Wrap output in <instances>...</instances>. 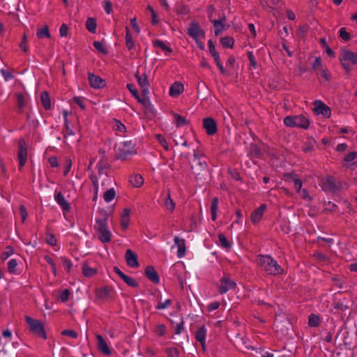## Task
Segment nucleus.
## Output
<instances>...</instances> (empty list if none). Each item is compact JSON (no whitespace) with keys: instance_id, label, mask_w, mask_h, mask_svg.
I'll return each mask as SVG.
<instances>
[{"instance_id":"nucleus-9","label":"nucleus","mask_w":357,"mask_h":357,"mask_svg":"<svg viewBox=\"0 0 357 357\" xmlns=\"http://www.w3.org/2000/svg\"><path fill=\"white\" fill-rule=\"evenodd\" d=\"M187 33L193 40L204 38L205 36V31L202 29L199 22L195 20L190 22Z\"/></svg>"},{"instance_id":"nucleus-23","label":"nucleus","mask_w":357,"mask_h":357,"mask_svg":"<svg viewBox=\"0 0 357 357\" xmlns=\"http://www.w3.org/2000/svg\"><path fill=\"white\" fill-rule=\"evenodd\" d=\"M249 155L251 158H261L264 153L261 148L256 144L252 143L249 148Z\"/></svg>"},{"instance_id":"nucleus-16","label":"nucleus","mask_w":357,"mask_h":357,"mask_svg":"<svg viewBox=\"0 0 357 357\" xmlns=\"http://www.w3.org/2000/svg\"><path fill=\"white\" fill-rule=\"evenodd\" d=\"M314 112L317 114H322L324 117H329L331 110L329 107L322 102L321 100H316L314 102Z\"/></svg>"},{"instance_id":"nucleus-46","label":"nucleus","mask_w":357,"mask_h":357,"mask_svg":"<svg viewBox=\"0 0 357 357\" xmlns=\"http://www.w3.org/2000/svg\"><path fill=\"white\" fill-rule=\"evenodd\" d=\"M14 253V249L13 247L8 245L6 247V251L3 252L1 254V259L3 261L7 259L10 255H12Z\"/></svg>"},{"instance_id":"nucleus-57","label":"nucleus","mask_w":357,"mask_h":357,"mask_svg":"<svg viewBox=\"0 0 357 357\" xmlns=\"http://www.w3.org/2000/svg\"><path fill=\"white\" fill-rule=\"evenodd\" d=\"M104 3V9L107 14H110L112 11V3L109 0H105Z\"/></svg>"},{"instance_id":"nucleus-33","label":"nucleus","mask_w":357,"mask_h":357,"mask_svg":"<svg viewBox=\"0 0 357 357\" xmlns=\"http://www.w3.org/2000/svg\"><path fill=\"white\" fill-rule=\"evenodd\" d=\"M153 45L155 47L160 48L162 50L169 53H171L173 51L170 47H168L162 40H154L153 41Z\"/></svg>"},{"instance_id":"nucleus-28","label":"nucleus","mask_w":357,"mask_h":357,"mask_svg":"<svg viewBox=\"0 0 357 357\" xmlns=\"http://www.w3.org/2000/svg\"><path fill=\"white\" fill-rule=\"evenodd\" d=\"M207 330L204 325L199 327L195 333V339L197 342H204L206 340Z\"/></svg>"},{"instance_id":"nucleus-52","label":"nucleus","mask_w":357,"mask_h":357,"mask_svg":"<svg viewBox=\"0 0 357 357\" xmlns=\"http://www.w3.org/2000/svg\"><path fill=\"white\" fill-rule=\"evenodd\" d=\"M17 266L16 259H12L8 263V271L9 273H13L15 272V268Z\"/></svg>"},{"instance_id":"nucleus-44","label":"nucleus","mask_w":357,"mask_h":357,"mask_svg":"<svg viewBox=\"0 0 357 357\" xmlns=\"http://www.w3.org/2000/svg\"><path fill=\"white\" fill-rule=\"evenodd\" d=\"M167 328L164 324H158L155 326L154 332L160 337L164 336L166 333Z\"/></svg>"},{"instance_id":"nucleus-15","label":"nucleus","mask_w":357,"mask_h":357,"mask_svg":"<svg viewBox=\"0 0 357 357\" xmlns=\"http://www.w3.org/2000/svg\"><path fill=\"white\" fill-rule=\"evenodd\" d=\"M125 258L128 266L132 268H137L139 266L137 255L130 249H128L126 251Z\"/></svg>"},{"instance_id":"nucleus-54","label":"nucleus","mask_w":357,"mask_h":357,"mask_svg":"<svg viewBox=\"0 0 357 357\" xmlns=\"http://www.w3.org/2000/svg\"><path fill=\"white\" fill-rule=\"evenodd\" d=\"M26 43H27L26 35V33H24V35L22 36V41H21V43L20 44V47L24 52H28V46H27Z\"/></svg>"},{"instance_id":"nucleus-49","label":"nucleus","mask_w":357,"mask_h":357,"mask_svg":"<svg viewBox=\"0 0 357 357\" xmlns=\"http://www.w3.org/2000/svg\"><path fill=\"white\" fill-rule=\"evenodd\" d=\"M155 137L156 139H158V141L159 142L160 144L165 149V150H168L169 147H168V144L165 139V138L160 134H157L155 135Z\"/></svg>"},{"instance_id":"nucleus-53","label":"nucleus","mask_w":357,"mask_h":357,"mask_svg":"<svg viewBox=\"0 0 357 357\" xmlns=\"http://www.w3.org/2000/svg\"><path fill=\"white\" fill-rule=\"evenodd\" d=\"M147 8L149 10H150V12L151 13V17H152L151 23L153 25L157 24L158 23V20L157 19L158 15H157L156 13L155 12L154 9L151 6H148Z\"/></svg>"},{"instance_id":"nucleus-24","label":"nucleus","mask_w":357,"mask_h":357,"mask_svg":"<svg viewBox=\"0 0 357 357\" xmlns=\"http://www.w3.org/2000/svg\"><path fill=\"white\" fill-rule=\"evenodd\" d=\"M183 85L180 82L174 83L169 89V95L172 97L179 96L183 91Z\"/></svg>"},{"instance_id":"nucleus-51","label":"nucleus","mask_w":357,"mask_h":357,"mask_svg":"<svg viewBox=\"0 0 357 357\" xmlns=\"http://www.w3.org/2000/svg\"><path fill=\"white\" fill-rule=\"evenodd\" d=\"M247 54L250 62V65L255 69L257 66V62L252 52L249 51L248 52Z\"/></svg>"},{"instance_id":"nucleus-32","label":"nucleus","mask_w":357,"mask_h":357,"mask_svg":"<svg viewBox=\"0 0 357 357\" xmlns=\"http://www.w3.org/2000/svg\"><path fill=\"white\" fill-rule=\"evenodd\" d=\"M234 39L231 36H225L220 38L221 45L225 48H233Z\"/></svg>"},{"instance_id":"nucleus-20","label":"nucleus","mask_w":357,"mask_h":357,"mask_svg":"<svg viewBox=\"0 0 357 357\" xmlns=\"http://www.w3.org/2000/svg\"><path fill=\"white\" fill-rule=\"evenodd\" d=\"M174 245L178 248L177 256L178 258H181L185 255V241L183 238H180L176 236L174 238Z\"/></svg>"},{"instance_id":"nucleus-60","label":"nucleus","mask_w":357,"mask_h":357,"mask_svg":"<svg viewBox=\"0 0 357 357\" xmlns=\"http://www.w3.org/2000/svg\"><path fill=\"white\" fill-rule=\"evenodd\" d=\"M127 285L131 287H138L139 283L132 278L128 277V279L125 282Z\"/></svg>"},{"instance_id":"nucleus-2","label":"nucleus","mask_w":357,"mask_h":357,"mask_svg":"<svg viewBox=\"0 0 357 357\" xmlns=\"http://www.w3.org/2000/svg\"><path fill=\"white\" fill-rule=\"evenodd\" d=\"M256 262L262 271L268 275H280L283 273L281 266L271 255H258Z\"/></svg>"},{"instance_id":"nucleus-55","label":"nucleus","mask_w":357,"mask_h":357,"mask_svg":"<svg viewBox=\"0 0 357 357\" xmlns=\"http://www.w3.org/2000/svg\"><path fill=\"white\" fill-rule=\"evenodd\" d=\"M357 158V152L352 151L347 154L344 157V160L347 162H352Z\"/></svg>"},{"instance_id":"nucleus-10","label":"nucleus","mask_w":357,"mask_h":357,"mask_svg":"<svg viewBox=\"0 0 357 357\" xmlns=\"http://www.w3.org/2000/svg\"><path fill=\"white\" fill-rule=\"evenodd\" d=\"M236 287V283L231 280L228 275H225L220 280V284L218 286V292L220 294L227 293L229 290L234 289Z\"/></svg>"},{"instance_id":"nucleus-59","label":"nucleus","mask_w":357,"mask_h":357,"mask_svg":"<svg viewBox=\"0 0 357 357\" xmlns=\"http://www.w3.org/2000/svg\"><path fill=\"white\" fill-rule=\"evenodd\" d=\"M1 73L2 74L6 81H8L9 79H12L14 78V75L10 72L6 70L5 69H1Z\"/></svg>"},{"instance_id":"nucleus-34","label":"nucleus","mask_w":357,"mask_h":357,"mask_svg":"<svg viewBox=\"0 0 357 357\" xmlns=\"http://www.w3.org/2000/svg\"><path fill=\"white\" fill-rule=\"evenodd\" d=\"M135 77L137 78L138 84L140 87L149 86V83L146 73H144L142 75H139V73L137 72L135 73Z\"/></svg>"},{"instance_id":"nucleus-39","label":"nucleus","mask_w":357,"mask_h":357,"mask_svg":"<svg viewBox=\"0 0 357 357\" xmlns=\"http://www.w3.org/2000/svg\"><path fill=\"white\" fill-rule=\"evenodd\" d=\"M126 87L130 91V92L132 93V95L134 96V98L135 99H137V102H139V100H142V97H140L139 92H138L137 89L135 87L134 84H128Z\"/></svg>"},{"instance_id":"nucleus-64","label":"nucleus","mask_w":357,"mask_h":357,"mask_svg":"<svg viewBox=\"0 0 357 357\" xmlns=\"http://www.w3.org/2000/svg\"><path fill=\"white\" fill-rule=\"evenodd\" d=\"M294 186L297 192H300V190L302 188L301 181L299 178H294Z\"/></svg>"},{"instance_id":"nucleus-37","label":"nucleus","mask_w":357,"mask_h":357,"mask_svg":"<svg viewBox=\"0 0 357 357\" xmlns=\"http://www.w3.org/2000/svg\"><path fill=\"white\" fill-rule=\"evenodd\" d=\"M116 196V191L115 190L112 188H110L109 190H107L103 195V198H104V200L106 202H110L112 199H114Z\"/></svg>"},{"instance_id":"nucleus-41","label":"nucleus","mask_w":357,"mask_h":357,"mask_svg":"<svg viewBox=\"0 0 357 357\" xmlns=\"http://www.w3.org/2000/svg\"><path fill=\"white\" fill-rule=\"evenodd\" d=\"M82 273L85 277H92L96 274L97 271L96 268L84 265L82 267Z\"/></svg>"},{"instance_id":"nucleus-19","label":"nucleus","mask_w":357,"mask_h":357,"mask_svg":"<svg viewBox=\"0 0 357 357\" xmlns=\"http://www.w3.org/2000/svg\"><path fill=\"white\" fill-rule=\"evenodd\" d=\"M97 347L98 350L105 355H110L111 351L103 337L99 334L96 335Z\"/></svg>"},{"instance_id":"nucleus-31","label":"nucleus","mask_w":357,"mask_h":357,"mask_svg":"<svg viewBox=\"0 0 357 357\" xmlns=\"http://www.w3.org/2000/svg\"><path fill=\"white\" fill-rule=\"evenodd\" d=\"M96 27H97L96 20L93 17H89L86 22V29L89 32L94 33L96 31Z\"/></svg>"},{"instance_id":"nucleus-30","label":"nucleus","mask_w":357,"mask_h":357,"mask_svg":"<svg viewBox=\"0 0 357 357\" xmlns=\"http://www.w3.org/2000/svg\"><path fill=\"white\" fill-rule=\"evenodd\" d=\"M40 100L44 108L46 110H49L51 109V102L50 98L48 93L47 91H43L40 94Z\"/></svg>"},{"instance_id":"nucleus-3","label":"nucleus","mask_w":357,"mask_h":357,"mask_svg":"<svg viewBox=\"0 0 357 357\" xmlns=\"http://www.w3.org/2000/svg\"><path fill=\"white\" fill-rule=\"evenodd\" d=\"M339 61L345 73L349 75L351 70L352 66L357 65V54L342 48L340 50Z\"/></svg>"},{"instance_id":"nucleus-36","label":"nucleus","mask_w":357,"mask_h":357,"mask_svg":"<svg viewBox=\"0 0 357 357\" xmlns=\"http://www.w3.org/2000/svg\"><path fill=\"white\" fill-rule=\"evenodd\" d=\"M218 239L220 241V245L227 250H229L231 248V244L223 234H219Z\"/></svg>"},{"instance_id":"nucleus-45","label":"nucleus","mask_w":357,"mask_h":357,"mask_svg":"<svg viewBox=\"0 0 357 357\" xmlns=\"http://www.w3.org/2000/svg\"><path fill=\"white\" fill-rule=\"evenodd\" d=\"M93 47L100 52L106 54L107 53V49L104 47L102 42L94 41L93 43Z\"/></svg>"},{"instance_id":"nucleus-27","label":"nucleus","mask_w":357,"mask_h":357,"mask_svg":"<svg viewBox=\"0 0 357 357\" xmlns=\"http://www.w3.org/2000/svg\"><path fill=\"white\" fill-rule=\"evenodd\" d=\"M126 45L128 50L131 51L135 46V41L132 39L130 29L128 26L126 27Z\"/></svg>"},{"instance_id":"nucleus-6","label":"nucleus","mask_w":357,"mask_h":357,"mask_svg":"<svg viewBox=\"0 0 357 357\" xmlns=\"http://www.w3.org/2000/svg\"><path fill=\"white\" fill-rule=\"evenodd\" d=\"M26 323L28 324L30 331L38 335L40 337L47 339L45 331L41 321L34 319L29 316L25 317Z\"/></svg>"},{"instance_id":"nucleus-48","label":"nucleus","mask_w":357,"mask_h":357,"mask_svg":"<svg viewBox=\"0 0 357 357\" xmlns=\"http://www.w3.org/2000/svg\"><path fill=\"white\" fill-rule=\"evenodd\" d=\"M340 37L345 41H349L351 39V35L347 31L345 27H342L340 29Z\"/></svg>"},{"instance_id":"nucleus-29","label":"nucleus","mask_w":357,"mask_h":357,"mask_svg":"<svg viewBox=\"0 0 357 357\" xmlns=\"http://www.w3.org/2000/svg\"><path fill=\"white\" fill-rule=\"evenodd\" d=\"M219 200L218 197H213L211 204V219L215 221L217 218Z\"/></svg>"},{"instance_id":"nucleus-5","label":"nucleus","mask_w":357,"mask_h":357,"mask_svg":"<svg viewBox=\"0 0 357 357\" xmlns=\"http://www.w3.org/2000/svg\"><path fill=\"white\" fill-rule=\"evenodd\" d=\"M284 123L290 128L298 127L307 129L310 125V120L303 115L287 116L284 119Z\"/></svg>"},{"instance_id":"nucleus-35","label":"nucleus","mask_w":357,"mask_h":357,"mask_svg":"<svg viewBox=\"0 0 357 357\" xmlns=\"http://www.w3.org/2000/svg\"><path fill=\"white\" fill-rule=\"evenodd\" d=\"M320 318L319 315L311 314L308 317V325L310 327H317L320 325Z\"/></svg>"},{"instance_id":"nucleus-26","label":"nucleus","mask_w":357,"mask_h":357,"mask_svg":"<svg viewBox=\"0 0 357 357\" xmlns=\"http://www.w3.org/2000/svg\"><path fill=\"white\" fill-rule=\"evenodd\" d=\"M172 115L174 116V123L176 128L183 127L188 123V121L186 120L185 117L182 116L175 112H172Z\"/></svg>"},{"instance_id":"nucleus-21","label":"nucleus","mask_w":357,"mask_h":357,"mask_svg":"<svg viewBox=\"0 0 357 357\" xmlns=\"http://www.w3.org/2000/svg\"><path fill=\"white\" fill-rule=\"evenodd\" d=\"M54 199L56 202L61 206L63 211L64 218H66V214L67 211V202L66 201L64 196L61 192L56 190L54 193Z\"/></svg>"},{"instance_id":"nucleus-62","label":"nucleus","mask_w":357,"mask_h":357,"mask_svg":"<svg viewBox=\"0 0 357 357\" xmlns=\"http://www.w3.org/2000/svg\"><path fill=\"white\" fill-rule=\"evenodd\" d=\"M20 211L22 216V222H24L27 217V211L26 207L24 205H20Z\"/></svg>"},{"instance_id":"nucleus-25","label":"nucleus","mask_w":357,"mask_h":357,"mask_svg":"<svg viewBox=\"0 0 357 357\" xmlns=\"http://www.w3.org/2000/svg\"><path fill=\"white\" fill-rule=\"evenodd\" d=\"M129 181L135 188H139L144 183V178L140 174H132Z\"/></svg>"},{"instance_id":"nucleus-14","label":"nucleus","mask_w":357,"mask_h":357,"mask_svg":"<svg viewBox=\"0 0 357 357\" xmlns=\"http://www.w3.org/2000/svg\"><path fill=\"white\" fill-rule=\"evenodd\" d=\"M350 308L349 302L347 301L345 298L342 300H339L335 301L333 304V309L337 310L340 312V317L342 320L344 321V318L346 316V313L344 311L349 310Z\"/></svg>"},{"instance_id":"nucleus-40","label":"nucleus","mask_w":357,"mask_h":357,"mask_svg":"<svg viewBox=\"0 0 357 357\" xmlns=\"http://www.w3.org/2000/svg\"><path fill=\"white\" fill-rule=\"evenodd\" d=\"M165 206L170 212H173L175 208V203L171 198L169 192H168L167 197L165 199Z\"/></svg>"},{"instance_id":"nucleus-22","label":"nucleus","mask_w":357,"mask_h":357,"mask_svg":"<svg viewBox=\"0 0 357 357\" xmlns=\"http://www.w3.org/2000/svg\"><path fill=\"white\" fill-rule=\"evenodd\" d=\"M210 22L213 24L214 33L216 36L229 27V24L221 23L220 21H216V20H210Z\"/></svg>"},{"instance_id":"nucleus-50","label":"nucleus","mask_w":357,"mask_h":357,"mask_svg":"<svg viewBox=\"0 0 357 357\" xmlns=\"http://www.w3.org/2000/svg\"><path fill=\"white\" fill-rule=\"evenodd\" d=\"M172 303V301L171 299H167L164 302H159L156 305L155 308L157 310H163L167 308Z\"/></svg>"},{"instance_id":"nucleus-47","label":"nucleus","mask_w":357,"mask_h":357,"mask_svg":"<svg viewBox=\"0 0 357 357\" xmlns=\"http://www.w3.org/2000/svg\"><path fill=\"white\" fill-rule=\"evenodd\" d=\"M111 289L107 286L101 288L99 290L98 296L100 298H105L109 296Z\"/></svg>"},{"instance_id":"nucleus-17","label":"nucleus","mask_w":357,"mask_h":357,"mask_svg":"<svg viewBox=\"0 0 357 357\" xmlns=\"http://www.w3.org/2000/svg\"><path fill=\"white\" fill-rule=\"evenodd\" d=\"M144 275L153 284L160 283V277L153 266H147L144 270Z\"/></svg>"},{"instance_id":"nucleus-58","label":"nucleus","mask_w":357,"mask_h":357,"mask_svg":"<svg viewBox=\"0 0 357 357\" xmlns=\"http://www.w3.org/2000/svg\"><path fill=\"white\" fill-rule=\"evenodd\" d=\"M46 242L51 245H56V239L54 235L52 234H47L46 236Z\"/></svg>"},{"instance_id":"nucleus-43","label":"nucleus","mask_w":357,"mask_h":357,"mask_svg":"<svg viewBox=\"0 0 357 357\" xmlns=\"http://www.w3.org/2000/svg\"><path fill=\"white\" fill-rule=\"evenodd\" d=\"M165 352L168 357H180L179 351L176 347L166 348Z\"/></svg>"},{"instance_id":"nucleus-13","label":"nucleus","mask_w":357,"mask_h":357,"mask_svg":"<svg viewBox=\"0 0 357 357\" xmlns=\"http://www.w3.org/2000/svg\"><path fill=\"white\" fill-rule=\"evenodd\" d=\"M88 79L90 86L93 89H103L105 86H106L105 80L92 73H89Z\"/></svg>"},{"instance_id":"nucleus-56","label":"nucleus","mask_w":357,"mask_h":357,"mask_svg":"<svg viewBox=\"0 0 357 357\" xmlns=\"http://www.w3.org/2000/svg\"><path fill=\"white\" fill-rule=\"evenodd\" d=\"M184 330V321L182 318L180 323L177 324L175 327V335H179Z\"/></svg>"},{"instance_id":"nucleus-7","label":"nucleus","mask_w":357,"mask_h":357,"mask_svg":"<svg viewBox=\"0 0 357 357\" xmlns=\"http://www.w3.org/2000/svg\"><path fill=\"white\" fill-rule=\"evenodd\" d=\"M17 158L19 160V170L25 165L27 160L28 146L24 139L21 138L18 142Z\"/></svg>"},{"instance_id":"nucleus-12","label":"nucleus","mask_w":357,"mask_h":357,"mask_svg":"<svg viewBox=\"0 0 357 357\" xmlns=\"http://www.w3.org/2000/svg\"><path fill=\"white\" fill-rule=\"evenodd\" d=\"M139 102L143 105L144 113L148 118L153 119L155 116L156 112L149 97H142Z\"/></svg>"},{"instance_id":"nucleus-11","label":"nucleus","mask_w":357,"mask_h":357,"mask_svg":"<svg viewBox=\"0 0 357 357\" xmlns=\"http://www.w3.org/2000/svg\"><path fill=\"white\" fill-rule=\"evenodd\" d=\"M203 128L208 135H214L218 132V125L212 117H206L203 119Z\"/></svg>"},{"instance_id":"nucleus-8","label":"nucleus","mask_w":357,"mask_h":357,"mask_svg":"<svg viewBox=\"0 0 357 357\" xmlns=\"http://www.w3.org/2000/svg\"><path fill=\"white\" fill-rule=\"evenodd\" d=\"M322 188L325 191H329L335 194L342 188V182L337 183L334 176H328L323 182Z\"/></svg>"},{"instance_id":"nucleus-63","label":"nucleus","mask_w":357,"mask_h":357,"mask_svg":"<svg viewBox=\"0 0 357 357\" xmlns=\"http://www.w3.org/2000/svg\"><path fill=\"white\" fill-rule=\"evenodd\" d=\"M73 100L82 109H85V105L84 103V100L81 97H74Z\"/></svg>"},{"instance_id":"nucleus-61","label":"nucleus","mask_w":357,"mask_h":357,"mask_svg":"<svg viewBox=\"0 0 357 357\" xmlns=\"http://www.w3.org/2000/svg\"><path fill=\"white\" fill-rule=\"evenodd\" d=\"M17 105L20 108H22L25 105L24 97L22 93L17 95Z\"/></svg>"},{"instance_id":"nucleus-42","label":"nucleus","mask_w":357,"mask_h":357,"mask_svg":"<svg viewBox=\"0 0 357 357\" xmlns=\"http://www.w3.org/2000/svg\"><path fill=\"white\" fill-rule=\"evenodd\" d=\"M132 153V152L131 151L120 149L116 158L118 160H124L128 158V155H131Z\"/></svg>"},{"instance_id":"nucleus-4","label":"nucleus","mask_w":357,"mask_h":357,"mask_svg":"<svg viewBox=\"0 0 357 357\" xmlns=\"http://www.w3.org/2000/svg\"><path fill=\"white\" fill-rule=\"evenodd\" d=\"M192 174L195 175L197 180L205 179V176L208 172L206 158L193 159V163L191 165Z\"/></svg>"},{"instance_id":"nucleus-38","label":"nucleus","mask_w":357,"mask_h":357,"mask_svg":"<svg viewBox=\"0 0 357 357\" xmlns=\"http://www.w3.org/2000/svg\"><path fill=\"white\" fill-rule=\"evenodd\" d=\"M36 35L38 38H50L48 26H45L43 28L38 29Z\"/></svg>"},{"instance_id":"nucleus-1","label":"nucleus","mask_w":357,"mask_h":357,"mask_svg":"<svg viewBox=\"0 0 357 357\" xmlns=\"http://www.w3.org/2000/svg\"><path fill=\"white\" fill-rule=\"evenodd\" d=\"M109 215V212L107 210L99 209V217L96 218V223L93 226L98 240L104 243L110 242L112 237V234L107 226Z\"/></svg>"},{"instance_id":"nucleus-18","label":"nucleus","mask_w":357,"mask_h":357,"mask_svg":"<svg viewBox=\"0 0 357 357\" xmlns=\"http://www.w3.org/2000/svg\"><path fill=\"white\" fill-rule=\"evenodd\" d=\"M266 208V204H262L259 208L252 211L250 218L253 224H257L260 222Z\"/></svg>"}]
</instances>
